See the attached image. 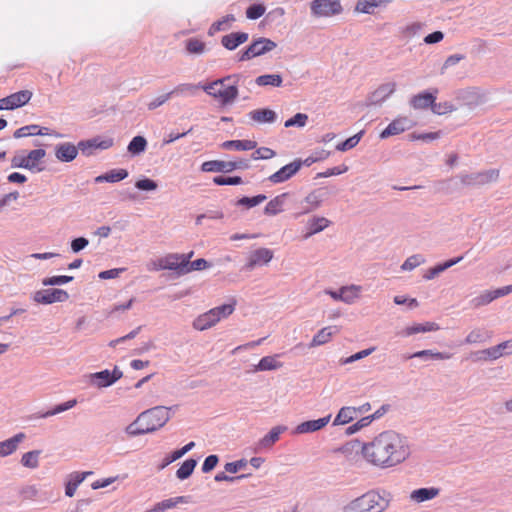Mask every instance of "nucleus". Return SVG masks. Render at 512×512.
<instances>
[{
	"label": "nucleus",
	"instance_id": "nucleus-1",
	"mask_svg": "<svg viewBox=\"0 0 512 512\" xmlns=\"http://www.w3.org/2000/svg\"><path fill=\"white\" fill-rule=\"evenodd\" d=\"M410 455L407 439L393 431H384L372 441L364 443L363 458L373 466L391 468L404 462Z\"/></svg>",
	"mask_w": 512,
	"mask_h": 512
},
{
	"label": "nucleus",
	"instance_id": "nucleus-2",
	"mask_svg": "<svg viewBox=\"0 0 512 512\" xmlns=\"http://www.w3.org/2000/svg\"><path fill=\"white\" fill-rule=\"evenodd\" d=\"M170 410L169 407L156 406L140 413L128 426V433L136 436L157 431L170 420Z\"/></svg>",
	"mask_w": 512,
	"mask_h": 512
},
{
	"label": "nucleus",
	"instance_id": "nucleus-3",
	"mask_svg": "<svg viewBox=\"0 0 512 512\" xmlns=\"http://www.w3.org/2000/svg\"><path fill=\"white\" fill-rule=\"evenodd\" d=\"M240 77V74L228 75L202 86V89L222 105H228L233 103L238 97L237 84Z\"/></svg>",
	"mask_w": 512,
	"mask_h": 512
},
{
	"label": "nucleus",
	"instance_id": "nucleus-4",
	"mask_svg": "<svg viewBox=\"0 0 512 512\" xmlns=\"http://www.w3.org/2000/svg\"><path fill=\"white\" fill-rule=\"evenodd\" d=\"M388 506V500L375 491H369L351 501L348 512H382Z\"/></svg>",
	"mask_w": 512,
	"mask_h": 512
},
{
	"label": "nucleus",
	"instance_id": "nucleus-5",
	"mask_svg": "<svg viewBox=\"0 0 512 512\" xmlns=\"http://www.w3.org/2000/svg\"><path fill=\"white\" fill-rule=\"evenodd\" d=\"M193 255V251L185 254L169 253L152 261L148 269L150 271L174 270L177 271L178 274L184 275L183 269H185L186 264L192 259Z\"/></svg>",
	"mask_w": 512,
	"mask_h": 512
},
{
	"label": "nucleus",
	"instance_id": "nucleus-6",
	"mask_svg": "<svg viewBox=\"0 0 512 512\" xmlns=\"http://www.w3.org/2000/svg\"><path fill=\"white\" fill-rule=\"evenodd\" d=\"M46 156L44 149L31 150L27 155L16 154L11 159L12 168H24L33 172H41L44 167L41 166L43 159Z\"/></svg>",
	"mask_w": 512,
	"mask_h": 512
},
{
	"label": "nucleus",
	"instance_id": "nucleus-7",
	"mask_svg": "<svg viewBox=\"0 0 512 512\" xmlns=\"http://www.w3.org/2000/svg\"><path fill=\"white\" fill-rule=\"evenodd\" d=\"M310 8L315 17H331L342 11L339 0H313Z\"/></svg>",
	"mask_w": 512,
	"mask_h": 512
},
{
	"label": "nucleus",
	"instance_id": "nucleus-8",
	"mask_svg": "<svg viewBox=\"0 0 512 512\" xmlns=\"http://www.w3.org/2000/svg\"><path fill=\"white\" fill-rule=\"evenodd\" d=\"M249 163L247 160L239 161H219L211 160L206 161L201 165V170L204 172H231L236 169H248Z\"/></svg>",
	"mask_w": 512,
	"mask_h": 512
},
{
	"label": "nucleus",
	"instance_id": "nucleus-9",
	"mask_svg": "<svg viewBox=\"0 0 512 512\" xmlns=\"http://www.w3.org/2000/svg\"><path fill=\"white\" fill-rule=\"evenodd\" d=\"M276 47V43L267 38H259L244 50L240 56L239 61H247L254 57L261 56Z\"/></svg>",
	"mask_w": 512,
	"mask_h": 512
},
{
	"label": "nucleus",
	"instance_id": "nucleus-10",
	"mask_svg": "<svg viewBox=\"0 0 512 512\" xmlns=\"http://www.w3.org/2000/svg\"><path fill=\"white\" fill-rule=\"evenodd\" d=\"M30 90H21L0 99V110H14L26 105L32 98Z\"/></svg>",
	"mask_w": 512,
	"mask_h": 512
},
{
	"label": "nucleus",
	"instance_id": "nucleus-11",
	"mask_svg": "<svg viewBox=\"0 0 512 512\" xmlns=\"http://www.w3.org/2000/svg\"><path fill=\"white\" fill-rule=\"evenodd\" d=\"M415 123L407 116H398L380 133L382 139L398 135L411 129Z\"/></svg>",
	"mask_w": 512,
	"mask_h": 512
},
{
	"label": "nucleus",
	"instance_id": "nucleus-12",
	"mask_svg": "<svg viewBox=\"0 0 512 512\" xmlns=\"http://www.w3.org/2000/svg\"><path fill=\"white\" fill-rule=\"evenodd\" d=\"M303 162L301 160H295L268 177V180L273 184L283 183L292 178L302 167Z\"/></svg>",
	"mask_w": 512,
	"mask_h": 512
},
{
	"label": "nucleus",
	"instance_id": "nucleus-13",
	"mask_svg": "<svg viewBox=\"0 0 512 512\" xmlns=\"http://www.w3.org/2000/svg\"><path fill=\"white\" fill-rule=\"evenodd\" d=\"M69 298L68 293L62 289H46L35 293L34 300L40 304L64 302Z\"/></svg>",
	"mask_w": 512,
	"mask_h": 512
},
{
	"label": "nucleus",
	"instance_id": "nucleus-14",
	"mask_svg": "<svg viewBox=\"0 0 512 512\" xmlns=\"http://www.w3.org/2000/svg\"><path fill=\"white\" fill-rule=\"evenodd\" d=\"M122 376V371L115 367L112 372L106 369L94 373L91 375V379L92 382L98 387H108L118 381Z\"/></svg>",
	"mask_w": 512,
	"mask_h": 512
},
{
	"label": "nucleus",
	"instance_id": "nucleus-15",
	"mask_svg": "<svg viewBox=\"0 0 512 512\" xmlns=\"http://www.w3.org/2000/svg\"><path fill=\"white\" fill-rule=\"evenodd\" d=\"M499 177V170L492 169L485 172H480L474 175H465L462 177L464 184H487L494 182Z\"/></svg>",
	"mask_w": 512,
	"mask_h": 512
},
{
	"label": "nucleus",
	"instance_id": "nucleus-16",
	"mask_svg": "<svg viewBox=\"0 0 512 512\" xmlns=\"http://www.w3.org/2000/svg\"><path fill=\"white\" fill-rule=\"evenodd\" d=\"M272 258V250L268 248H259L250 254L246 267L251 270L256 266H262L269 263Z\"/></svg>",
	"mask_w": 512,
	"mask_h": 512
},
{
	"label": "nucleus",
	"instance_id": "nucleus-17",
	"mask_svg": "<svg viewBox=\"0 0 512 512\" xmlns=\"http://www.w3.org/2000/svg\"><path fill=\"white\" fill-rule=\"evenodd\" d=\"M331 419V415H327L323 418H319L316 420H308L300 423L297 425L295 429V433L297 434H306V433H312L321 430L324 428Z\"/></svg>",
	"mask_w": 512,
	"mask_h": 512
},
{
	"label": "nucleus",
	"instance_id": "nucleus-18",
	"mask_svg": "<svg viewBox=\"0 0 512 512\" xmlns=\"http://www.w3.org/2000/svg\"><path fill=\"white\" fill-rule=\"evenodd\" d=\"M339 332L337 326H327L319 330L312 338L309 347H317L331 341L334 334Z\"/></svg>",
	"mask_w": 512,
	"mask_h": 512
},
{
	"label": "nucleus",
	"instance_id": "nucleus-19",
	"mask_svg": "<svg viewBox=\"0 0 512 512\" xmlns=\"http://www.w3.org/2000/svg\"><path fill=\"white\" fill-rule=\"evenodd\" d=\"M78 155V150L72 143L59 144L55 149V156L61 162H71Z\"/></svg>",
	"mask_w": 512,
	"mask_h": 512
},
{
	"label": "nucleus",
	"instance_id": "nucleus-20",
	"mask_svg": "<svg viewBox=\"0 0 512 512\" xmlns=\"http://www.w3.org/2000/svg\"><path fill=\"white\" fill-rule=\"evenodd\" d=\"M436 100V96L429 92H421L419 94L414 95L410 99V105L415 110L426 109L428 107L432 108L434 101Z\"/></svg>",
	"mask_w": 512,
	"mask_h": 512
},
{
	"label": "nucleus",
	"instance_id": "nucleus-21",
	"mask_svg": "<svg viewBox=\"0 0 512 512\" xmlns=\"http://www.w3.org/2000/svg\"><path fill=\"white\" fill-rule=\"evenodd\" d=\"M363 447L364 443H361L358 440H353L343 445L341 448H339L338 451L342 453L348 460L357 461L359 454L363 456Z\"/></svg>",
	"mask_w": 512,
	"mask_h": 512
},
{
	"label": "nucleus",
	"instance_id": "nucleus-22",
	"mask_svg": "<svg viewBox=\"0 0 512 512\" xmlns=\"http://www.w3.org/2000/svg\"><path fill=\"white\" fill-rule=\"evenodd\" d=\"M249 36L245 32H234L224 35L221 44L228 50H235L239 45L245 43Z\"/></svg>",
	"mask_w": 512,
	"mask_h": 512
},
{
	"label": "nucleus",
	"instance_id": "nucleus-23",
	"mask_svg": "<svg viewBox=\"0 0 512 512\" xmlns=\"http://www.w3.org/2000/svg\"><path fill=\"white\" fill-rule=\"evenodd\" d=\"M24 438V433H18L7 440L0 442V457H6L14 453Z\"/></svg>",
	"mask_w": 512,
	"mask_h": 512
},
{
	"label": "nucleus",
	"instance_id": "nucleus-24",
	"mask_svg": "<svg viewBox=\"0 0 512 512\" xmlns=\"http://www.w3.org/2000/svg\"><path fill=\"white\" fill-rule=\"evenodd\" d=\"M392 0H358L356 10L362 13L372 14L379 7L386 6Z\"/></svg>",
	"mask_w": 512,
	"mask_h": 512
},
{
	"label": "nucleus",
	"instance_id": "nucleus-25",
	"mask_svg": "<svg viewBox=\"0 0 512 512\" xmlns=\"http://www.w3.org/2000/svg\"><path fill=\"white\" fill-rule=\"evenodd\" d=\"M288 193H282L271 199L264 208V213L270 216L277 215L283 211L285 199Z\"/></svg>",
	"mask_w": 512,
	"mask_h": 512
},
{
	"label": "nucleus",
	"instance_id": "nucleus-26",
	"mask_svg": "<svg viewBox=\"0 0 512 512\" xmlns=\"http://www.w3.org/2000/svg\"><path fill=\"white\" fill-rule=\"evenodd\" d=\"M357 417L358 416H357L356 407L345 406L339 410L338 414L336 415V417L333 421V425L334 426L345 425Z\"/></svg>",
	"mask_w": 512,
	"mask_h": 512
},
{
	"label": "nucleus",
	"instance_id": "nucleus-27",
	"mask_svg": "<svg viewBox=\"0 0 512 512\" xmlns=\"http://www.w3.org/2000/svg\"><path fill=\"white\" fill-rule=\"evenodd\" d=\"M279 354L272 356H265L261 358L258 364L255 366L256 371H271L277 370L283 366V363L278 360Z\"/></svg>",
	"mask_w": 512,
	"mask_h": 512
},
{
	"label": "nucleus",
	"instance_id": "nucleus-28",
	"mask_svg": "<svg viewBox=\"0 0 512 512\" xmlns=\"http://www.w3.org/2000/svg\"><path fill=\"white\" fill-rule=\"evenodd\" d=\"M217 322L214 318V315L209 310L201 315H199L194 321H193V328L199 331L207 330L214 325H216Z\"/></svg>",
	"mask_w": 512,
	"mask_h": 512
},
{
	"label": "nucleus",
	"instance_id": "nucleus-29",
	"mask_svg": "<svg viewBox=\"0 0 512 512\" xmlns=\"http://www.w3.org/2000/svg\"><path fill=\"white\" fill-rule=\"evenodd\" d=\"M127 177H128V171L126 169H113L103 175L97 176L95 178V181L97 183H101V182L115 183V182L124 180Z\"/></svg>",
	"mask_w": 512,
	"mask_h": 512
},
{
	"label": "nucleus",
	"instance_id": "nucleus-30",
	"mask_svg": "<svg viewBox=\"0 0 512 512\" xmlns=\"http://www.w3.org/2000/svg\"><path fill=\"white\" fill-rule=\"evenodd\" d=\"M439 330V325L435 322H425L408 326L403 331L404 335L411 336L417 333H425Z\"/></svg>",
	"mask_w": 512,
	"mask_h": 512
},
{
	"label": "nucleus",
	"instance_id": "nucleus-31",
	"mask_svg": "<svg viewBox=\"0 0 512 512\" xmlns=\"http://www.w3.org/2000/svg\"><path fill=\"white\" fill-rule=\"evenodd\" d=\"M330 225V221L325 217H313L308 223V233L305 235V238H308L316 233L323 231Z\"/></svg>",
	"mask_w": 512,
	"mask_h": 512
},
{
	"label": "nucleus",
	"instance_id": "nucleus-32",
	"mask_svg": "<svg viewBox=\"0 0 512 512\" xmlns=\"http://www.w3.org/2000/svg\"><path fill=\"white\" fill-rule=\"evenodd\" d=\"M438 494H439L438 488H434V487L420 488V489L412 491L410 497L412 500L420 503V502H424L427 500H431V499L435 498L436 496H438Z\"/></svg>",
	"mask_w": 512,
	"mask_h": 512
},
{
	"label": "nucleus",
	"instance_id": "nucleus-33",
	"mask_svg": "<svg viewBox=\"0 0 512 512\" xmlns=\"http://www.w3.org/2000/svg\"><path fill=\"white\" fill-rule=\"evenodd\" d=\"M249 117L258 123H272L276 119V113L270 109H257L251 111Z\"/></svg>",
	"mask_w": 512,
	"mask_h": 512
},
{
	"label": "nucleus",
	"instance_id": "nucleus-34",
	"mask_svg": "<svg viewBox=\"0 0 512 512\" xmlns=\"http://www.w3.org/2000/svg\"><path fill=\"white\" fill-rule=\"evenodd\" d=\"M257 146V143L252 140H230L225 141L222 147L225 149H234L237 151H248L253 150Z\"/></svg>",
	"mask_w": 512,
	"mask_h": 512
},
{
	"label": "nucleus",
	"instance_id": "nucleus-35",
	"mask_svg": "<svg viewBox=\"0 0 512 512\" xmlns=\"http://www.w3.org/2000/svg\"><path fill=\"white\" fill-rule=\"evenodd\" d=\"M362 287L358 285H350L341 287L342 301L348 304L353 303L359 298Z\"/></svg>",
	"mask_w": 512,
	"mask_h": 512
},
{
	"label": "nucleus",
	"instance_id": "nucleus-36",
	"mask_svg": "<svg viewBox=\"0 0 512 512\" xmlns=\"http://www.w3.org/2000/svg\"><path fill=\"white\" fill-rule=\"evenodd\" d=\"M258 86L280 87L282 85V77L279 74H266L258 76L255 80Z\"/></svg>",
	"mask_w": 512,
	"mask_h": 512
},
{
	"label": "nucleus",
	"instance_id": "nucleus-37",
	"mask_svg": "<svg viewBox=\"0 0 512 512\" xmlns=\"http://www.w3.org/2000/svg\"><path fill=\"white\" fill-rule=\"evenodd\" d=\"M47 134H48L47 132H43V130L41 129V127L39 125L31 124V125L23 126L19 129H17L14 132V137L22 138V137L33 136V135H47Z\"/></svg>",
	"mask_w": 512,
	"mask_h": 512
},
{
	"label": "nucleus",
	"instance_id": "nucleus-38",
	"mask_svg": "<svg viewBox=\"0 0 512 512\" xmlns=\"http://www.w3.org/2000/svg\"><path fill=\"white\" fill-rule=\"evenodd\" d=\"M113 146V139L112 138H94L91 140H88L86 142H80L79 147L85 148V147H91L96 149H108Z\"/></svg>",
	"mask_w": 512,
	"mask_h": 512
},
{
	"label": "nucleus",
	"instance_id": "nucleus-39",
	"mask_svg": "<svg viewBox=\"0 0 512 512\" xmlns=\"http://www.w3.org/2000/svg\"><path fill=\"white\" fill-rule=\"evenodd\" d=\"M235 304V302L231 304H223L221 306L210 309L216 322L218 323L220 320L230 316L235 310Z\"/></svg>",
	"mask_w": 512,
	"mask_h": 512
},
{
	"label": "nucleus",
	"instance_id": "nucleus-40",
	"mask_svg": "<svg viewBox=\"0 0 512 512\" xmlns=\"http://www.w3.org/2000/svg\"><path fill=\"white\" fill-rule=\"evenodd\" d=\"M235 21L233 15H226L221 20L214 22L209 28V35H214L219 31H224L230 28L231 24Z\"/></svg>",
	"mask_w": 512,
	"mask_h": 512
},
{
	"label": "nucleus",
	"instance_id": "nucleus-41",
	"mask_svg": "<svg viewBox=\"0 0 512 512\" xmlns=\"http://www.w3.org/2000/svg\"><path fill=\"white\" fill-rule=\"evenodd\" d=\"M322 201V196L317 191L311 192L304 199L306 207L303 209L302 213H308L317 209L321 205Z\"/></svg>",
	"mask_w": 512,
	"mask_h": 512
},
{
	"label": "nucleus",
	"instance_id": "nucleus-42",
	"mask_svg": "<svg viewBox=\"0 0 512 512\" xmlns=\"http://www.w3.org/2000/svg\"><path fill=\"white\" fill-rule=\"evenodd\" d=\"M285 430L284 427L276 426L270 430V432L265 435L260 440L261 447H271L275 442L279 440L280 434Z\"/></svg>",
	"mask_w": 512,
	"mask_h": 512
},
{
	"label": "nucleus",
	"instance_id": "nucleus-43",
	"mask_svg": "<svg viewBox=\"0 0 512 512\" xmlns=\"http://www.w3.org/2000/svg\"><path fill=\"white\" fill-rule=\"evenodd\" d=\"M490 337H491V334L488 331H485L483 329H474L465 338V343H467V344L482 343V342L486 341L487 339H489Z\"/></svg>",
	"mask_w": 512,
	"mask_h": 512
},
{
	"label": "nucleus",
	"instance_id": "nucleus-44",
	"mask_svg": "<svg viewBox=\"0 0 512 512\" xmlns=\"http://www.w3.org/2000/svg\"><path fill=\"white\" fill-rule=\"evenodd\" d=\"M196 464L194 459L185 460L176 472L177 477L181 480L187 479L193 473Z\"/></svg>",
	"mask_w": 512,
	"mask_h": 512
},
{
	"label": "nucleus",
	"instance_id": "nucleus-45",
	"mask_svg": "<svg viewBox=\"0 0 512 512\" xmlns=\"http://www.w3.org/2000/svg\"><path fill=\"white\" fill-rule=\"evenodd\" d=\"M479 354L481 355L479 358L483 359V360H488V359L496 360V359L506 355L505 350H503L501 343L494 347L485 349V350L481 351Z\"/></svg>",
	"mask_w": 512,
	"mask_h": 512
},
{
	"label": "nucleus",
	"instance_id": "nucleus-46",
	"mask_svg": "<svg viewBox=\"0 0 512 512\" xmlns=\"http://www.w3.org/2000/svg\"><path fill=\"white\" fill-rule=\"evenodd\" d=\"M425 357H431L436 360H446L451 357L450 354L442 353V352H433L432 350H422L415 352L414 354H411L406 357V359L411 358H425Z\"/></svg>",
	"mask_w": 512,
	"mask_h": 512
},
{
	"label": "nucleus",
	"instance_id": "nucleus-47",
	"mask_svg": "<svg viewBox=\"0 0 512 512\" xmlns=\"http://www.w3.org/2000/svg\"><path fill=\"white\" fill-rule=\"evenodd\" d=\"M147 141L143 136H135L128 145V151L133 155H138L145 151Z\"/></svg>",
	"mask_w": 512,
	"mask_h": 512
},
{
	"label": "nucleus",
	"instance_id": "nucleus-48",
	"mask_svg": "<svg viewBox=\"0 0 512 512\" xmlns=\"http://www.w3.org/2000/svg\"><path fill=\"white\" fill-rule=\"evenodd\" d=\"M39 455H40V451H38V450L29 451V452L23 454V456L21 458V464L24 467L35 469L39 465V461H38Z\"/></svg>",
	"mask_w": 512,
	"mask_h": 512
},
{
	"label": "nucleus",
	"instance_id": "nucleus-49",
	"mask_svg": "<svg viewBox=\"0 0 512 512\" xmlns=\"http://www.w3.org/2000/svg\"><path fill=\"white\" fill-rule=\"evenodd\" d=\"M396 90L395 82H388L380 85L373 93L374 97H379V100H385Z\"/></svg>",
	"mask_w": 512,
	"mask_h": 512
},
{
	"label": "nucleus",
	"instance_id": "nucleus-50",
	"mask_svg": "<svg viewBox=\"0 0 512 512\" xmlns=\"http://www.w3.org/2000/svg\"><path fill=\"white\" fill-rule=\"evenodd\" d=\"M205 43L197 38H189L186 40V50L190 54H202L205 51Z\"/></svg>",
	"mask_w": 512,
	"mask_h": 512
},
{
	"label": "nucleus",
	"instance_id": "nucleus-51",
	"mask_svg": "<svg viewBox=\"0 0 512 512\" xmlns=\"http://www.w3.org/2000/svg\"><path fill=\"white\" fill-rule=\"evenodd\" d=\"M199 89L198 85L183 83L177 85L173 90L170 91L173 95H193Z\"/></svg>",
	"mask_w": 512,
	"mask_h": 512
},
{
	"label": "nucleus",
	"instance_id": "nucleus-52",
	"mask_svg": "<svg viewBox=\"0 0 512 512\" xmlns=\"http://www.w3.org/2000/svg\"><path fill=\"white\" fill-rule=\"evenodd\" d=\"M209 266V263L203 258H199L194 261L189 260V262L185 266V269H183V273L188 274L192 271L204 270Z\"/></svg>",
	"mask_w": 512,
	"mask_h": 512
},
{
	"label": "nucleus",
	"instance_id": "nucleus-53",
	"mask_svg": "<svg viewBox=\"0 0 512 512\" xmlns=\"http://www.w3.org/2000/svg\"><path fill=\"white\" fill-rule=\"evenodd\" d=\"M266 200V196L263 194H259L253 197H243L238 200L237 204L240 206H245L247 208H252L264 202Z\"/></svg>",
	"mask_w": 512,
	"mask_h": 512
},
{
	"label": "nucleus",
	"instance_id": "nucleus-54",
	"mask_svg": "<svg viewBox=\"0 0 512 512\" xmlns=\"http://www.w3.org/2000/svg\"><path fill=\"white\" fill-rule=\"evenodd\" d=\"M376 418H378V415H376V414H373V415H370L367 417H363L358 422H356L355 424H353L347 428V431H346L347 434H354V433L358 432L363 427L368 426Z\"/></svg>",
	"mask_w": 512,
	"mask_h": 512
},
{
	"label": "nucleus",
	"instance_id": "nucleus-55",
	"mask_svg": "<svg viewBox=\"0 0 512 512\" xmlns=\"http://www.w3.org/2000/svg\"><path fill=\"white\" fill-rule=\"evenodd\" d=\"M463 259V257H458L455 259H450L442 264H438L434 268L430 270V275L427 276L428 279L433 278L435 275L439 274L440 272H443L444 270L452 267L453 265L457 264Z\"/></svg>",
	"mask_w": 512,
	"mask_h": 512
},
{
	"label": "nucleus",
	"instance_id": "nucleus-56",
	"mask_svg": "<svg viewBox=\"0 0 512 512\" xmlns=\"http://www.w3.org/2000/svg\"><path fill=\"white\" fill-rule=\"evenodd\" d=\"M76 403H77L76 399H72V400H69V401H67L65 403L59 404V405L55 406L52 410L47 411L46 413H44L42 415V417H50V416L62 413L64 411H66V410H69V409L73 408L76 405Z\"/></svg>",
	"mask_w": 512,
	"mask_h": 512
},
{
	"label": "nucleus",
	"instance_id": "nucleus-57",
	"mask_svg": "<svg viewBox=\"0 0 512 512\" xmlns=\"http://www.w3.org/2000/svg\"><path fill=\"white\" fill-rule=\"evenodd\" d=\"M266 7L263 4H253L246 10V17L251 20H256L264 15Z\"/></svg>",
	"mask_w": 512,
	"mask_h": 512
},
{
	"label": "nucleus",
	"instance_id": "nucleus-58",
	"mask_svg": "<svg viewBox=\"0 0 512 512\" xmlns=\"http://www.w3.org/2000/svg\"><path fill=\"white\" fill-rule=\"evenodd\" d=\"M308 121V115L304 113H297L292 118L285 121L284 126L286 128L297 126V127H304Z\"/></svg>",
	"mask_w": 512,
	"mask_h": 512
},
{
	"label": "nucleus",
	"instance_id": "nucleus-59",
	"mask_svg": "<svg viewBox=\"0 0 512 512\" xmlns=\"http://www.w3.org/2000/svg\"><path fill=\"white\" fill-rule=\"evenodd\" d=\"M275 155H276V153L274 150H272L268 147H260L252 153L251 157L254 160H260V159L267 160V159L273 158Z\"/></svg>",
	"mask_w": 512,
	"mask_h": 512
},
{
	"label": "nucleus",
	"instance_id": "nucleus-60",
	"mask_svg": "<svg viewBox=\"0 0 512 512\" xmlns=\"http://www.w3.org/2000/svg\"><path fill=\"white\" fill-rule=\"evenodd\" d=\"M72 280H73L72 276H66V275L52 276V277L43 279L42 283L45 286H54V285L66 284L68 282H71Z\"/></svg>",
	"mask_w": 512,
	"mask_h": 512
},
{
	"label": "nucleus",
	"instance_id": "nucleus-61",
	"mask_svg": "<svg viewBox=\"0 0 512 512\" xmlns=\"http://www.w3.org/2000/svg\"><path fill=\"white\" fill-rule=\"evenodd\" d=\"M431 110L435 114L443 115V114L451 113L452 111L455 110V107L449 102H443V103H435L434 102Z\"/></svg>",
	"mask_w": 512,
	"mask_h": 512
},
{
	"label": "nucleus",
	"instance_id": "nucleus-62",
	"mask_svg": "<svg viewBox=\"0 0 512 512\" xmlns=\"http://www.w3.org/2000/svg\"><path fill=\"white\" fill-rule=\"evenodd\" d=\"M213 182L216 185H239L242 183V178L239 176H233V177L216 176L213 178Z\"/></svg>",
	"mask_w": 512,
	"mask_h": 512
},
{
	"label": "nucleus",
	"instance_id": "nucleus-63",
	"mask_svg": "<svg viewBox=\"0 0 512 512\" xmlns=\"http://www.w3.org/2000/svg\"><path fill=\"white\" fill-rule=\"evenodd\" d=\"M360 141V134H356L336 146L338 151H346L355 147Z\"/></svg>",
	"mask_w": 512,
	"mask_h": 512
},
{
	"label": "nucleus",
	"instance_id": "nucleus-64",
	"mask_svg": "<svg viewBox=\"0 0 512 512\" xmlns=\"http://www.w3.org/2000/svg\"><path fill=\"white\" fill-rule=\"evenodd\" d=\"M157 183L149 178L140 179L135 183V187L139 190L152 191L157 189Z\"/></svg>",
	"mask_w": 512,
	"mask_h": 512
}]
</instances>
